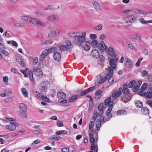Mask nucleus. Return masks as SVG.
<instances>
[{"label":"nucleus","mask_w":152,"mask_h":152,"mask_svg":"<svg viewBox=\"0 0 152 152\" xmlns=\"http://www.w3.org/2000/svg\"><path fill=\"white\" fill-rule=\"evenodd\" d=\"M134 102L136 106L137 107L141 108L142 107L143 103L140 100H136Z\"/></svg>","instance_id":"22"},{"label":"nucleus","mask_w":152,"mask_h":152,"mask_svg":"<svg viewBox=\"0 0 152 152\" xmlns=\"http://www.w3.org/2000/svg\"><path fill=\"white\" fill-rule=\"evenodd\" d=\"M122 88H120L118 91L115 90L113 93L112 95V97L113 99H115L117 98L120 96L123 92L124 95H127L129 94V90L128 88V85L127 84H124Z\"/></svg>","instance_id":"2"},{"label":"nucleus","mask_w":152,"mask_h":152,"mask_svg":"<svg viewBox=\"0 0 152 152\" xmlns=\"http://www.w3.org/2000/svg\"><path fill=\"white\" fill-rule=\"evenodd\" d=\"M107 79V77L106 76L104 77L103 78L101 79L98 82V84H101L104 83Z\"/></svg>","instance_id":"44"},{"label":"nucleus","mask_w":152,"mask_h":152,"mask_svg":"<svg viewBox=\"0 0 152 152\" xmlns=\"http://www.w3.org/2000/svg\"><path fill=\"white\" fill-rule=\"evenodd\" d=\"M17 126H16L15 125H12V126H11L10 125V130L11 131H12L15 130L16 128V127Z\"/></svg>","instance_id":"60"},{"label":"nucleus","mask_w":152,"mask_h":152,"mask_svg":"<svg viewBox=\"0 0 152 152\" xmlns=\"http://www.w3.org/2000/svg\"><path fill=\"white\" fill-rule=\"evenodd\" d=\"M94 122L93 121H91L89 125V129H91L92 128L94 125Z\"/></svg>","instance_id":"61"},{"label":"nucleus","mask_w":152,"mask_h":152,"mask_svg":"<svg viewBox=\"0 0 152 152\" xmlns=\"http://www.w3.org/2000/svg\"><path fill=\"white\" fill-rule=\"evenodd\" d=\"M69 148L68 147H64L61 149V151L62 152H68L69 151Z\"/></svg>","instance_id":"53"},{"label":"nucleus","mask_w":152,"mask_h":152,"mask_svg":"<svg viewBox=\"0 0 152 152\" xmlns=\"http://www.w3.org/2000/svg\"><path fill=\"white\" fill-rule=\"evenodd\" d=\"M127 46L131 49H134V46L131 43L128 44L127 45Z\"/></svg>","instance_id":"63"},{"label":"nucleus","mask_w":152,"mask_h":152,"mask_svg":"<svg viewBox=\"0 0 152 152\" xmlns=\"http://www.w3.org/2000/svg\"><path fill=\"white\" fill-rule=\"evenodd\" d=\"M48 54V50H44L42 52L40 56V61H42L44 59L45 57H46Z\"/></svg>","instance_id":"14"},{"label":"nucleus","mask_w":152,"mask_h":152,"mask_svg":"<svg viewBox=\"0 0 152 152\" xmlns=\"http://www.w3.org/2000/svg\"><path fill=\"white\" fill-rule=\"evenodd\" d=\"M135 84V81L134 80H132L128 84V87L129 88H132Z\"/></svg>","instance_id":"34"},{"label":"nucleus","mask_w":152,"mask_h":152,"mask_svg":"<svg viewBox=\"0 0 152 152\" xmlns=\"http://www.w3.org/2000/svg\"><path fill=\"white\" fill-rule=\"evenodd\" d=\"M102 25L99 24L95 26L93 28V29L95 31H99L101 30L102 28Z\"/></svg>","instance_id":"29"},{"label":"nucleus","mask_w":152,"mask_h":152,"mask_svg":"<svg viewBox=\"0 0 152 152\" xmlns=\"http://www.w3.org/2000/svg\"><path fill=\"white\" fill-rule=\"evenodd\" d=\"M144 95L148 99H152V88H149L147 92L144 93Z\"/></svg>","instance_id":"8"},{"label":"nucleus","mask_w":152,"mask_h":152,"mask_svg":"<svg viewBox=\"0 0 152 152\" xmlns=\"http://www.w3.org/2000/svg\"><path fill=\"white\" fill-rule=\"evenodd\" d=\"M141 112L144 115H148L149 114L148 109L146 107H143L141 109Z\"/></svg>","instance_id":"21"},{"label":"nucleus","mask_w":152,"mask_h":152,"mask_svg":"<svg viewBox=\"0 0 152 152\" xmlns=\"http://www.w3.org/2000/svg\"><path fill=\"white\" fill-rule=\"evenodd\" d=\"M42 99L43 101H45L46 102H50L49 99L46 96H43Z\"/></svg>","instance_id":"46"},{"label":"nucleus","mask_w":152,"mask_h":152,"mask_svg":"<svg viewBox=\"0 0 152 152\" xmlns=\"http://www.w3.org/2000/svg\"><path fill=\"white\" fill-rule=\"evenodd\" d=\"M59 48L61 51H65L66 50H67L69 48H68L66 45H63L59 46Z\"/></svg>","instance_id":"35"},{"label":"nucleus","mask_w":152,"mask_h":152,"mask_svg":"<svg viewBox=\"0 0 152 152\" xmlns=\"http://www.w3.org/2000/svg\"><path fill=\"white\" fill-rule=\"evenodd\" d=\"M117 113L118 115H122L126 114V112L124 110H120L118 111Z\"/></svg>","instance_id":"33"},{"label":"nucleus","mask_w":152,"mask_h":152,"mask_svg":"<svg viewBox=\"0 0 152 152\" xmlns=\"http://www.w3.org/2000/svg\"><path fill=\"white\" fill-rule=\"evenodd\" d=\"M48 6L49 10L52 11H54L56 10V8L53 6L51 5H48Z\"/></svg>","instance_id":"64"},{"label":"nucleus","mask_w":152,"mask_h":152,"mask_svg":"<svg viewBox=\"0 0 152 152\" xmlns=\"http://www.w3.org/2000/svg\"><path fill=\"white\" fill-rule=\"evenodd\" d=\"M53 56L54 60L58 62L60 61L61 58V54L58 51L54 52Z\"/></svg>","instance_id":"7"},{"label":"nucleus","mask_w":152,"mask_h":152,"mask_svg":"<svg viewBox=\"0 0 152 152\" xmlns=\"http://www.w3.org/2000/svg\"><path fill=\"white\" fill-rule=\"evenodd\" d=\"M91 55L92 57L96 59L100 57V54L98 51L96 49L92 50L91 53Z\"/></svg>","instance_id":"12"},{"label":"nucleus","mask_w":152,"mask_h":152,"mask_svg":"<svg viewBox=\"0 0 152 152\" xmlns=\"http://www.w3.org/2000/svg\"><path fill=\"white\" fill-rule=\"evenodd\" d=\"M139 87L137 85H135L133 88V91L134 92H136L138 90Z\"/></svg>","instance_id":"50"},{"label":"nucleus","mask_w":152,"mask_h":152,"mask_svg":"<svg viewBox=\"0 0 152 152\" xmlns=\"http://www.w3.org/2000/svg\"><path fill=\"white\" fill-rule=\"evenodd\" d=\"M126 63V67L127 68H130L132 66V62L131 60L126 58L125 59Z\"/></svg>","instance_id":"17"},{"label":"nucleus","mask_w":152,"mask_h":152,"mask_svg":"<svg viewBox=\"0 0 152 152\" xmlns=\"http://www.w3.org/2000/svg\"><path fill=\"white\" fill-rule=\"evenodd\" d=\"M104 105L103 103H101L99 105L98 109L100 111H101L103 108Z\"/></svg>","instance_id":"49"},{"label":"nucleus","mask_w":152,"mask_h":152,"mask_svg":"<svg viewBox=\"0 0 152 152\" xmlns=\"http://www.w3.org/2000/svg\"><path fill=\"white\" fill-rule=\"evenodd\" d=\"M98 116L99 115L97 114V112L96 111H95L93 115V119L94 120H96Z\"/></svg>","instance_id":"45"},{"label":"nucleus","mask_w":152,"mask_h":152,"mask_svg":"<svg viewBox=\"0 0 152 152\" xmlns=\"http://www.w3.org/2000/svg\"><path fill=\"white\" fill-rule=\"evenodd\" d=\"M86 35V33H83V34L80 36L78 37L77 40L78 42L77 43V45L79 46H81V43L84 42L86 41V39L85 38Z\"/></svg>","instance_id":"5"},{"label":"nucleus","mask_w":152,"mask_h":152,"mask_svg":"<svg viewBox=\"0 0 152 152\" xmlns=\"http://www.w3.org/2000/svg\"><path fill=\"white\" fill-rule=\"evenodd\" d=\"M57 126L59 127H61L63 126L62 122L59 120H58L57 122Z\"/></svg>","instance_id":"54"},{"label":"nucleus","mask_w":152,"mask_h":152,"mask_svg":"<svg viewBox=\"0 0 152 152\" xmlns=\"http://www.w3.org/2000/svg\"><path fill=\"white\" fill-rule=\"evenodd\" d=\"M13 26L15 28H23L25 26V24L23 23H16Z\"/></svg>","instance_id":"19"},{"label":"nucleus","mask_w":152,"mask_h":152,"mask_svg":"<svg viewBox=\"0 0 152 152\" xmlns=\"http://www.w3.org/2000/svg\"><path fill=\"white\" fill-rule=\"evenodd\" d=\"M35 14L39 17H43L44 16V14L41 12L39 11H36L35 12Z\"/></svg>","instance_id":"42"},{"label":"nucleus","mask_w":152,"mask_h":152,"mask_svg":"<svg viewBox=\"0 0 152 152\" xmlns=\"http://www.w3.org/2000/svg\"><path fill=\"white\" fill-rule=\"evenodd\" d=\"M95 89V86H93L89 88L86 90L83 91H82L80 92V95L81 96H83L88 92L94 90Z\"/></svg>","instance_id":"9"},{"label":"nucleus","mask_w":152,"mask_h":152,"mask_svg":"<svg viewBox=\"0 0 152 152\" xmlns=\"http://www.w3.org/2000/svg\"><path fill=\"white\" fill-rule=\"evenodd\" d=\"M127 18L129 20V23H133L136 19V18L133 15H129Z\"/></svg>","instance_id":"24"},{"label":"nucleus","mask_w":152,"mask_h":152,"mask_svg":"<svg viewBox=\"0 0 152 152\" xmlns=\"http://www.w3.org/2000/svg\"><path fill=\"white\" fill-rule=\"evenodd\" d=\"M55 50H56V48L53 47L49 48L47 50H48V51L49 53L50 52L52 53V52L54 51Z\"/></svg>","instance_id":"56"},{"label":"nucleus","mask_w":152,"mask_h":152,"mask_svg":"<svg viewBox=\"0 0 152 152\" xmlns=\"http://www.w3.org/2000/svg\"><path fill=\"white\" fill-rule=\"evenodd\" d=\"M91 45L93 46L94 48L98 47V44L97 41L96 40H94L92 41L91 43H89Z\"/></svg>","instance_id":"25"},{"label":"nucleus","mask_w":152,"mask_h":152,"mask_svg":"<svg viewBox=\"0 0 152 152\" xmlns=\"http://www.w3.org/2000/svg\"><path fill=\"white\" fill-rule=\"evenodd\" d=\"M37 24H39L41 26H45V24L39 19H38L37 22Z\"/></svg>","instance_id":"47"},{"label":"nucleus","mask_w":152,"mask_h":152,"mask_svg":"<svg viewBox=\"0 0 152 152\" xmlns=\"http://www.w3.org/2000/svg\"><path fill=\"white\" fill-rule=\"evenodd\" d=\"M78 97V95L72 96L69 99V101L70 102H72L74 101Z\"/></svg>","instance_id":"28"},{"label":"nucleus","mask_w":152,"mask_h":152,"mask_svg":"<svg viewBox=\"0 0 152 152\" xmlns=\"http://www.w3.org/2000/svg\"><path fill=\"white\" fill-rule=\"evenodd\" d=\"M141 73H142V76H144L147 75L148 74V72L146 70H142L141 71Z\"/></svg>","instance_id":"58"},{"label":"nucleus","mask_w":152,"mask_h":152,"mask_svg":"<svg viewBox=\"0 0 152 152\" xmlns=\"http://www.w3.org/2000/svg\"><path fill=\"white\" fill-rule=\"evenodd\" d=\"M83 48L85 50L88 51L90 49V47L87 44H86L84 45Z\"/></svg>","instance_id":"52"},{"label":"nucleus","mask_w":152,"mask_h":152,"mask_svg":"<svg viewBox=\"0 0 152 152\" xmlns=\"http://www.w3.org/2000/svg\"><path fill=\"white\" fill-rule=\"evenodd\" d=\"M58 98L60 99H64L66 98V94L62 92H59L57 94Z\"/></svg>","instance_id":"16"},{"label":"nucleus","mask_w":152,"mask_h":152,"mask_svg":"<svg viewBox=\"0 0 152 152\" xmlns=\"http://www.w3.org/2000/svg\"><path fill=\"white\" fill-rule=\"evenodd\" d=\"M90 142L91 143V149L92 150H94V152H97L98 148L97 145H95L94 142L95 141L94 138V137H90Z\"/></svg>","instance_id":"4"},{"label":"nucleus","mask_w":152,"mask_h":152,"mask_svg":"<svg viewBox=\"0 0 152 152\" xmlns=\"http://www.w3.org/2000/svg\"><path fill=\"white\" fill-rule=\"evenodd\" d=\"M139 20L141 23L143 24H146L148 23H152V20L146 21L143 18H140Z\"/></svg>","instance_id":"31"},{"label":"nucleus","mask_w":152,"mask_h":152,"mask_svg":"<svg viewBox=\"0 0 152 152\" xmlns=\"http://www.w3.org/2000/svg\"><path fill=\"white\" fill-rule=\"evenodd\" d=\"M111 97L110 96L105 100L104 101V104L106 105L109 106L110 105V102L111 101Z\"/></svg>","instance_id":"32"},{"label":"nucleus","mask_w":152,"mask_h":152,"mask_svg":"<svg viewBox=\"0 0 152 152\" xmlns=\"http://www.w3.org/2000/svg\"><path fill=\"white\" fill-rule=\"evenodd\" d=\"M100 112L101 113H99L98 114L99 116H100L99 118L97 119L96 121V123H98L97 124L99 125H101L102 123H104L105 122V121H104V120L103 116L101 115L102 114V112Z\"/></svg>","instance_id":"11"},{"label":"nucleus","mask_w":152,"mask_h":152,"mask_svg":"<svg viewBox=\"0 0 152 152\" xmlns=\"http://www.w3.org/2000/svg\"><path fill=\"white\" fill-rule=\"evenodd\" d=\"M92 4L94 6L95 8L97 10H101V8L99 7V5L96 1H94L92 2Z\"/></svg>","instance_id":"27"},{"label":"nucleus","mask_w":152,"mask_h":152,"mask_svg":"<svg viewBox=\"0 0 152 152\" xmlns=\"http://www.w3.org/2000/svg\"><path fill=\"white\" fill-rule=\"evenodd\" d=\"M4 92L5 94H6V95L7 96H11L12 94L11 90L10 89L5 90L4 91Z\"/></svg>","instance_id":"41"},{"label":"nucleus","mask_w":152,"mask_h":152,"mask_svg":"<svg viewBox=\"0 0 152 152\" xmlns=\"http://www.w3.org/2000/svg\"><path fill=\"white\" fill-rule=\"evenodd\" d=\"M148 84L147 83H144L142 86V87L141 88V90L143 91H145L147 88V87L148 86Z\"/></svg>","instance_id":"39"},{"label":"nucleus","mask_w":152,"mask_h":152,"mask_svg":"<svg viewBox=\"0 0 152 152\" xmlns=\"http://www.w3.org/2000/svg\"><path fill=\"white\" fill-rule=\"evenodd\" d=\"M131 37L135 39H136L137 40H138V41H140L141 40V38L140 37L136 35H133L131 36Z\"/></svg>","instance_id":"37"},{"label":"nucleus","mask_w":152,"mask_h":152,"mask_svg":"<svg viewBox=\"0 0 152 152\" xmlns=\"http://www.w3.org/2000/svg\"><path fill=\"white\" fill-rule=\"evenodd\" d=\"M118 60L117 58H111L109 61L110 66L108 69L107 72L106 73V75L107 78L108 79L109 83L112 84L114 80V78L112 77L113 75V70L115 69L116 66V63Z\"/></svg>","instance_id":"1"},{"label":"nucleus","mask_w":152,"mask_h":152,"mask_svg":"<svg viewBox=\"0 0 152 152\" xmlns=\"http://www.w3.org/2000/svg\"><path fill=\"white\" fill-rule=\"evenodd\" d=\"M108 53L110 56L113 57H115L116 56V54L113 48L112 47H109L108 49Z\"/></svg>","instance_id":"13"},{"label":"nucleus","mask_w":152,"mask_h":152,"mask_svg":"<svg viewBox=\"0 0 152 152\" xmlns=\"http://www.w3.org/2000/svg\"><path fill=\"white\" fill-rule=\"evenodd\" d=\"M11 71L15 73L20 74L18 72V70L15 68H12L11 69Z\"/></svg>","instance_id":"57"},{"label":"nucleus","mask_w":152,"mask_h":152,"mask_svg":"<svg viewBox=\"0 0 152 152\" xmlns=\"http://www.w3.org/2000/svg\"><path fill=\"white\" fill-rule=\"evenodd\" d=\"M41 86L39 88V90L42 92L46 91L48 87L50 86V83L48 81H43L41 83Z\"/></svg>","instance_id":"3"},{"label":"nucleus","mask_w":152,"mask_h":152,"mask_svg":"<svg viewBox=\"0 0 152 152\" xmlns=\"http://www.w3.org/2000/svg\"><path fill=\"white\" fill-rule=\"evenodd\" d=\"M34 74L37 77H41L43 75V73L41 70L39 68L35 67L34 68Z\"/></svg>","instance_id":"6"},{"label":"nucleus","mask_w":152,"mask_h":152,"mask_svg":"<svg viewBox=\"0 0 152 152\" xmlns=\"http://www.w3.org/2000/svg\"><path fill=\"white\" fill-rule=\"evenodd\" d=\"M29 18L30 17H28V16H23L21 17V18L22 20H24L25 21H29Z\"/></svg>","instance_id":"51"},{"label":"nucleus","mask_w":152,"mask_h":152,"mask_svg":"<svg viewBox=\"0 0 152 152\" xmlns=\"http://www.w3.org/2000/svg\"><path fill=\"white\" fill-rule=\"evenodd\" d=\"M22 93L23 95L25 97H27L28 96V92L26 89L25 88H22Z\"/></svg>","instance_id":"36"},{"label":"nucleus","mask_w":152,"mask_h":152,"mask_svg":"<svg viewBox=\"0 0 152 152\" xmlns=\"http://www.w3.org/2000/svg\"><path fill=\"white\" fill-rule=\"evenodd\" d=\"M131 96H126L125 97L124 96L122 97V99L121 101H122L126 103L130 100L131 98Z\"/></svg>","instance_id":"20"},{"label":"nucleus","mask_w":152,"mask_h":152,"mask_svg":"<svg viewBox=\"0 0 152 152\" xmlns=\"http://www.w3.org/2000/svg\"><path fill=\"white\" fill-rule=\"evenodd\" d=\"M53 42V41L51 40H48L45 41L44 43L45 45H48L52 44Z\"/></svg>","instance_id":"55"},{"label":"nucleus","mask_w":152,"mask_h":152,"mask_svg":"<svg viewBox=\"0 0 152 152\" xmlns=\"http://www.w3.org/2000/svg\"><path fill=\"white\" fill-rule=\"evenodd\" d=\"M140 10H141L138 9H134L132 10V11L133 12L137 14H140Z\"/></svg>","instance_id":"59"},{"label":"nucleus","mask_w":152,"mask_h":152,"mask_svg":"<svg viewBox=\"0 0 152 152\" xmlns=\"http://www.w3.org/2000/svg\"><path fill=\"white\" fill-rule=\"evenodd\" d=\"M19 106L22 111H27V106L24 104L23 103H20Z\"/></svg>","instance_id":"30"},{"label":"nucleus","mask_w":152,"mask_h":152,"mask_svg":"<svg viewBox=\"0 0 152 152\" xmlns=\"http://www.w3.org/2000/svg\"><path fill=\"white\" fill-rule=\"evenodd\" d=\"M20 115L22 117L26 118L27 117L26 111H22L20 113Z\"/></svg>","instance_id":"43"},{"label":"nucleus","mask_w":152,"mask_h":152,"mask_svg":"<svg viewBox=\"0 0 152 152\" xmlns=\"http://www.w3.org/2000/svg\"><path fill=\"white\" fill-rule=\"evenodd\" d=\"M98 47H99L102 50H106L107 49V47L105 43L103 42H101L98 44Z\"/></svg>","instance_id":"15"},{"label":"nucleus","mask_w":152,"mask_h":152,"mask_svg":"<svg viewBox=\"0 0 152 152\" xmlns=\"http://www.w3.org/2000/svg\"><path fill=\"white\" fill-rule=\"evenodd\" d=\"M89 107L92 108V106L93 105V100L92 98L90 99L89 100Z\"/></svg>","instance_id":"62"},{"label":"nucleus","mask_w":152,"mask_h":152,"mask_svg":"<svg viewBox=\"0 0 152 152\" xmlns=\"http://www.w3.org/2000/svg\"><path fill=\"white\" fill-rule=\"evenodd\" d=\"M16 61L21 66H24L26 64L23 60L20 57H18L16 58Z\"/></svg>","instance_id":"18"},{"label":"nucleus","mask_w":152,"mask_h":152,"mask_svg":"<svg viewBox=\"0 0 152 152\" xmlns=\"http://www.w3.org/2000/svg\"><path fill=\"white\" fill-rule=\"evenodd\" d=\"M27 73H28V74L29 78H30L32 82H33L34 79H33V74L32 71H28V72H27Z\"/></svg>","instance_id":"38"},{"label":"nucleus","mask_w":152,"mask_h":152,"mask_svg":"<svg viewBox=\"0 0 152 152\" xmlns=\"http://www.w3.org/2000/svg\"><path fill=\"white\" fill-rule=\"evenodd\" d=\"M48 37L49 38H53L56 37L53 31H52L49 33L48 34Z\"/></svg>","instance_id":"40"},{"label":"nucleus","mask_w":152,"mask_h":152,"mask_svg":"<svg viewBox=\"0 0 152 152\" xmlns=\"http://www.w3.org/2000/svg\"><path fill=\"white\" fill-rule=\"evenodd\" d=\"M38 19L29 18V21L33 24H37Z\"/></svg>","instance_id":"26"},{"label":"nucleus","mask_w":152,"mask_h":152,"mask_svg":"<svg viewBox=\"0 0 152 152\" xmlns=\"http://www.w3.org/2000/svg\"><path fill=\"white\" fill-rule=\"evenodd\" d=\"M48 20L50 21H57L59 20L58 16L55 15H53L49 16L47 18Z\"/></svg>","instance_id":"10"},{"label":"nucleus","mask_w":152,"mask_h":152,"mask_svg":"<svg viewBox=\"0 0 152 152\" xmlns=\"http://www.w3.org/2000/svg\"><path fill=\"white\" fill-rule=\"evenodd\" d=\"M37 91H36V93H37V94H36L35 95L37 97L38 99H41L42 98L43 96L42 95V94H40V93H37Z\"/></svg>","instance_id":"48"},{"label":"nucleus","mask_w":152,"mask_h":152,"mask_svg":"<svg viewBox=\"0 0 152 152\" xmlns=\"http://www.w3.org/2000/svg\"><path fill=\"white\" fill-rule=\"evenodd\" d=\"M112 99H113L112 98ZM115 99H112V100L110 102V105H109V107L106 111H108V112H111L112 110L113 107V103H114V100Z\"/></svg>","instance_id":"23"}]
</instances>
